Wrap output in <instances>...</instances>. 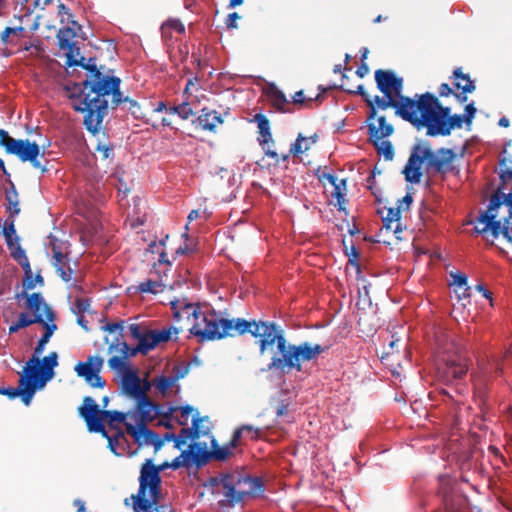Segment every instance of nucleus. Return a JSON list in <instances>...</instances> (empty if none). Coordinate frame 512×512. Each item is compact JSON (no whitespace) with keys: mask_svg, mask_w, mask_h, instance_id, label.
I'll use <instances>...</instances> for the list:
<instances>
[{"mask_svg":"<svg viewBox=\"0 0 512 512\" xmlns=\"http://www.w3.org/2000/svg\"><path fill=\"white\" fill-rule=\"evenodd\" d=\"M246 332H249L258 339L261 355L265 354L274 344L276 345L279 355L272 357L269 364L270 369L300 372L304 362L317 360L325 351V348L320 344L302 342L295 345L287 343L283 330L274 322H249L243 319H236L234 336L236 334L242 335Z\"/></svg>","mask_w":512,"mask_h":512,"instance_id":"1","label":"nucleus"},{"mask_svg":"<svg viewBox=\"0 0 512 512\" xmlns=\"http://www.w3.org/2000/svg\"><path fill=\"white\" fill-rule=\"evenodd\" d=\"M93 78L67 87L68 97L74 110L85 113L88 129L101 124L109 105L117 106L122 102L120 79L104 75L94 67Z\"/></svg>","mask_w":512,"mask_h":512,"instance_id":"2","label":"nucleus"},{"mask_svg":"<svg viewBox=\"0 0 512 512\" xmlns=\"http://www.w3.org/2000/svg\"><path fill=\"white\" fill-rule=\"evenodd\" d=\"M173 319L180 330H187L199 341L234 336L235 320L224 319L207 304L192 303L186 298L170 301Z\"/></svg>","mask_w":512,"mask_h":512,"instance_id":"3","label":"nucleus"},{"mask_svg":"<svg viewBox=\"0 0 512 512\" xmlns=\"http://www.w3.org/2000/svg\"><path fill=\"white\" fill-rule=\"evenodd\" d=\"M401 114L417 129L426 128L429 136H447L465 122L464 116H451L450 108L441 106L438 99L428 92L419 96L418 103L404 105Z\"/></svg>","mask_w":512,"mask_h":512,"instance_id":"4","label":"nucleus"},{"mask_svg":"<svg viewBox=\"0 0 512 512\" xmlns=\"http://www.w3.org/2000/svg\"><path fill=\"white\" fill-rule=\"evenodd\" d=\"M471 223L486 241L493 243L502 235L512 245V192L493 194L487 209Z\"/></svg>","mask_w":512,"mask_h":512,"instance_id":"5","label":"nucleus"},{"mask_svg":"<svg viewBox=\"0 0 512 512\" xmlns=\"http://www.w3.org/2000/svg\"><path fill=\"white\" fill-rule=\"evenodd\" d=\"M81 417L85 420L89 431L101 433L108 439V444L112 452L116 455L125 453L127 439L122 431H117L114 435H108L105 430V423L112 428L126 423V415L117 411H103L91 397L84 399L83 405L79 408Z\"/></svg>","mask_w":512,"mask_h":512,"instance_id":"6","label":"nucleus"},{"mask_svg":"<svg viewBox=\"0 0 512 512\" xmlns=\"http://www.w3.org/2000/svg\"><path fill=\"white\" fill-rule=\"evenodd\" d=\"M434 365L439 380L447 384L462 379L468 371L467 359L448 333L443 332L436 336Z\"/></svg>","mask_w":512,"mask_h":512,"instance_id":"7","label":"nucleus"},{"mask_svg":"<svg viewBox=\"0 0 512 512\" xmlns=\"http://www.w3.org/2000/svg\"><path fill=\"white\" fill-rule=\"evenodd\" d=\"M160 468L147 459L141 467L139 476V489L136 494L125 499V504L131 505L134 512H158L168 508L171 504L161 502Z\"/></svg>","mask_w":512,"mask_h":512,"instance_id":"8","label":"nucleus"},{"mask_svg":"<svg viewBox=\"0 0 512 512\" xmlns=\"http://www.w3.org/2000/svg\"><path fill=\"white\" fill-rule=\"evenodd\" d=\"M214 493L223 498L220 506H234L245 497L257 496L262 490V483L257 478L242 476L238 473L221 475L213 479Z\"/></svg>","mask_w":512,"mask_h":512,"instance_id":"9","label":"nucleus"},{"mask_svg":"<svg viewBox=\"0 0 512 512\" xmlns=\"http://www.w3.org/2000/svg\"><path fill=\"white\" fill-rule=\"evenodd\" d=\"M40 356H32L24 368L21 383L25 386V404L29 405L37 389H42L54 377V368L58 365V355L51 352L40 361Z\"/></svg>","mask_w":512,"mask_h":512,"instance_id":"10","label":"nucleus"},{"mask_svg":"<svg viewBox=\"0 0 512 512\" xmlns=\"http://www.w3.org/2000/svg\"><path fill=\"white\" fill-rule=\"evenodd\" d=\"M375 81L377 87L383 93V97L376 96L373 104L380 110H386L388 107H394L396 114L403 119L401 109L408 102L418 103V100H413L409 97L401 95L403 80L397 77L393 72L386 70H377L375 72Z\"/></svg>","mask_w":512,"mask_h":512,"instance_id":"11","label":"nucleus"},{"mask_svg":"<svg viewBox=\"0 0 512 512\" xmlns=\"http://www.w3.org/2000/svg\"><path fill=\"white\" fill-rule=\"evenodd\" d=\"M212 423L207 417L192 420L191 428H182L175 439L176 446L181 448L187 446L190 451L195 447L204 446L207 448L208 441L212 452L218 449L214 437L211 435Z\"/></svg>","mask_w":512,"mask_h":512,"instance_id":"12","label":"nucleus"},{"mask_svg":"<svg viewBox=\"0 0 512 512\" xmlns=\"http://www.w3.org/2000/svg\"><path fill=\"white\" fill-rule=\"evenodd\" d=\"M164 245V241L162 240L159 242H152L149 245V251L151 253L159 254L158 261L153 264L150 272L151 276L155 275L158 279L150 277L149 279L139 283L137 289L142 294L151 293L156 295L164 292L167 288L166 278L171 264L164 252Z\"/></svg>","mask_w":512,"mask_h":512,"instance_id":"13","label":"nucleus"},{"mask_svg":"<svg viewBox=\"0 0 512 512\" xmlns=\"http://www.w3.org/2000/svg\"><path fill=\"white\" fill-rule=\"evenodd\" d=\"M0 146L4 147L8 154L16 155L22 162H30L34 168L45 171L39 160V156L43 157L44 152H41L35 142L14 139L6 130L0 129Z\"/></svg>","mask_w":512,"mask_h":512,"instance_id":"14","label":"nucleus"},{"mask_svg":"<svg viewBox=\"0 0 512 512\" xmlns=\"http://www.w3.org/2000/svg\"><path fill=\"white\" fill-rule=\"evenodd\" d=\"M80 26L76 21H71L58 32L59 48L65 53L66 64L68 66H84L85 58L81 55L75 38Z\"/></svg>","mask_w":512,"mask_h":512,"instance_id":"15","label":"nucleus"},{"mask_svg":"<svg viewBox=\"0 0 512 512\" xmlns=\"http://www.w3.org/2000/svg\"><path fill=\"white\" fill-rule=\"evenodd\" d=\"M160 30L162 40L171 54L176 46L182 57H185L188 54L187 46L178 44L186 38L185 25L179 19H167L162 23Z\"/></svg>","mask_w":512,"mask_h":512,"instance_id":"16","label":"nucleus"},{"mask_svg":"<svg viewBox=\"0 0 512 512\" xmlns=\"http://www.w3.org/2000/svg\"><path fill=\"white\" fill-rule=\"evenodd\" d=\"M128 419L144 424L158 419L157 424L166 427L170 423L168 413L163 412V407L152 403L145 395L138 401L135 411L128 415Z\"/></svg>","mask_w":512,"mask_h":512,"instance_id":"17","label":"nucleus"},{"mask_svg":"<svg viewBox=\"0 0 512 512\" xmlns=\"http://www.w3.org/2000/svg\"><path fill=\"white\" fill-rule=\"evenodd\" d=\"M264 430L252 425H242L237 428L231 441L218 449L213 451V458L219 461H224L233 455L234 450L239 446L242 437L249 440H258L264 436Z\"/></svg>","mask_w":512,"mask_h":512,"instance_id":"18","label":"nucleus"},{"mask_svg":"<svg viewBox=\"0 0 512 512\" xmlns=\"http://www.w3.org/2000/svg\"><path fill=\"white\" fill-rule=\"evenodd\" d=\"M104 360L99 356L90 355L85 361L78 362L74 371L77 376L83 378L87 384L94 388H103L105 381L100 376Z\"/></svg>","mask_w":512,"mask_h":512,"instance_id":"19","label":"nucleus"},{"mask_svg":"<svg viewBox=\"0 0 512 512\" xmlns=\"http://www.w3.org/2000/svg\"><path fill=\"white\" fill-rule=\"evenodd\" d=\"M377 110H379L377 106L369 102L367 127L370 140L374 145H378L379 141L389 137L394 131L393 126L387 122L386 116L380 114Z\"/></svg>","mask_w":512,"mask_h":512,"instance_id":"20","label":"nucleus"},{"mask_svg":"<svg viewBox=\"0 0 512 512\" xmlns=\"http://www.w3.org/2000/svg\"><path fill=\"white\" fill-rule=\"evenodd\" d=\"M125 426L127 433L139 446H153L157 450L162 445V441L159 436L150 431L146 424L134 422L128 419Z\"/></svg>","mask_w":512,"mask_h":512,"instance_id":"21","label":"nucleus"},{"mask_svg":"<svg viewBox=\"0 0 512 512\" xmlns=\"http://www.w3.org/2000/svg\"><path fill=\"white\" fill-rule=\"evenodd\" d=\"M424 146L417 145L413 148L409 159L403 169L406 181L419 183L422 177V165L426 163Z\"/></svg>","mask_w":512,"mask_h":512,"instance_id":"22","label":"nucleus"},{"mask_svg":"<svg viewBox=\"0 0 512 512\" xmlns=\"http://www.w3.org/2000/svg\"><path fill=\"white\" fill-rule=\"evenodd\" d=\"M426 155L427 170L434 172H446L450 169L454 154L450 149L441 148L436 152L428 147H424Z\"/></svg>","mask_w":512,"mask_h":512,"instance_id":"23","label":"nucleus"},{"mask_svg":"<svg viewBox=\"0 0 512 512\" xmlns=\"http://www.w3.org/2000/svg\"><path fill=\"white\" fill-rule=\"evenodd\" d=\"M3 236L5 238L8 249L10 250L11 256L19 262L20 265L26 264L28 266V259L25 255L24 250L21 248L19 243V237L17 236L14 220L7 219L3 224Z\"/></svg>","mask_w":512,"mask_h":512,"instance_id":"24","label":"nucleus"},{"mask_svg":"<svg viewBox=\"0 0 512 512\" xmlns=\"http://www.w3.org/2000/svg\"><path fill=\"white\" fill-rule=\"evenodd\" d=\"M321 181H326L332 186L331 194V202L334 206L338 207V210L344 211L346 204V195H347V182L344 178H338L336 175L332 173H323L320 176Z\"/></svg>","mask_w":512,"mask_h":512,"instance_id":"25","label":"nucleus"},{"mask_svg":"<svg viewBox=\"0 0 512 512\" xmlns=\"http://www.w3.org/2000/svg\"><path fill=\"white\" fill-rule=\"evenodd\" d=\"M26 308L31 312L33 317L37 315L42 318L40 324H52L54 322V313L45 303L43 297L39 293H33L27 297Z\"/></svg>","mask_w":512,"mask_h":512,"instance_id":"26","label":"nucleus"},{"mask_svg":"<svg viewBox=\"0 0 512 512\" xmlns=\"http://www.w3.org/2000/svg\"><path fill=\"white\" fill-rule=\"evenodd\" d=\"M454 86L459 93H456V98L464 103L467 101V93H471L475 90L474 82L470 79L469 75L464 74L460 68L454 70Z\"/></svg>","mask_w":512,"mask_h":512,"instance_id":"27","label":"nucleus"},{"mask_svg":"<svg viewBox=\"0 0 512 512\" xmlns=\"http://www.w3.org/2000/svg\"><path fill=\"white\" fill-rule=\"evenodd\" d=\"M195 123L202 130L216 132L217 127L223 123V119L217 111L202 108L200 115L195 120Z\"/></svg>","mask_w":512,"mask_h":512,"instance_id":"28","label":"nucleus"},{"mask_svg":"<svg viewBox=\"0 0 512 512\" xmlns=\"http://www.w3.org/2000/svg\"><path fill=\"white\" fill-rule=\"evenodd\" d=\"M183 97H186L187 100H191V103L195 108L206 101V95L200 87L197 76H193L187 80Z\"/></svg>","mask_w":512,"mask_h":512,"instance_id":"29","label":"nucleus"},{"mask_svg":"<svg viewBox=\"0 0 512 512\" xmlns=\"http://www.w3.org/2000/svg\"><path fill=\"white\" fill-rule=\"evenodd\" d=\"M130 330L133 337L138 340V350L140 352L147 353L157 346L154 330L141 333L138 325H132Z\"/></svg>","mask_w":512,"mask_h":512,"instance_id":"30","label":"nucleus"},{"mask_svg":"<svg viewBox=\"0 0 512 512\" xmlns=\"http://www.w3.org/2000/svg\"><path fill=\"white\" fill-rule=\"evenodd\" d=\"M400 207H390L382 211L383 228L392 231L395 235L402 232Z\"/></svg>","mask_w":512,"mask_h":512,"instance_id":"31","label":"nucleus"},{"mask_svg":"<svg viewBox=\"0 0 512 512\" xmlns=\"http://www.w3.org/2000/svg\"><path fill=\"white\" fill-rule=\"evenodd\" d=\"M267 98L271 104V106L278 112L281 113H292L294 110L292 109V103L287 100L282 91L273 87L270 88L267 92Z\"/></svg>","mask_w":512,"mask_h":512,"instance_id":"32","label":"nucleus"},{"mask_svg":"<svg viewBox=\"0 0 512 512\" xmlns=\"http://www.w3.org/2000/svg\"><path fill=\"white\" fill-rule=\"evenodd\" d=\"M317 140V134H313L309 137H305L302 134H299L296 141L291 145L290 153L294 157L301 158V155L310 150L311 147L317 142Z\"/></svg>","mask_w":512,"mask_h":512,"instance_id":"33","label":"nucleus"},{"mask_svg":"<svg viewBox=\"0 0 512 512\" xmlns=\"http://www.w3.org/2000/svg\"><path fill=\"white\" fill-rule=\"evenodd\" d=\"M53 252L54 266L56 267L57 272L65 282L70 281L73 271L68 264L67 255L57 251L56 249H54Z\"/></svg>","mask_w":512,"mask_h":512,"instance_id":"34","label":"nucleus"},{"mask_svg":"<svg viewBox=\"0 0 512 512\" xmlns=\"http://www.w3.org/2000/svg\"><path fill=\"white\" fill-rule=\"evenodd\" d=\"M124 389L134 396L142 394L141 382L139 376L135 372H127L122 379Z\"/></svg>","mask_w":512,"mask_h":512,"instance_id":"35","label":"nucleus"},{"mask_svg":"<svg viewBox=\"0 0 512 512\" xmlns=\"http://www.w3.org/2000/svg\"><path fill=\"white\" fill-rule=\"evenodd\" d=\"M168 416L173 415L179 425L183 426V428H187L189 421L195 419L193 414V409L191 407H170L168 409Z\"/></svg>","mask_w":512,"mask_h":512,"instance_id":"36","label":"nucleus"},{"mask_svg":"<svg viewBox=\"0 0 512 512\" xmlns=\"http://www.w3.org/2000/svg\"><path fill=\"white\" fill-rule=\"evenodd\" d=\"M194 108L191 100H187L186 97H184L182 103L169 107V113L177 114L181 119L187 120L194 115Z\"/></svg>","mask_w":512,"mask_h":512,"instance_id":"37","label":"nucleus"},{"mask_svg":"<svg viewBox=\"0 0 512 512\" xmlns=\"http://www.w3.org/2000/svg\"><path fill=\"white\" fill-rule=\"evenodd\" d=\"M42 321L39 315L33 317L32 315H28L27 313H21L16 322L12 323L9 327L10 333H15L21 328H25L33 323H39Z\"/></svg>","mask_w":512,"mask_h":512,"instance_id":"38","label":"nucleus"},{"mask_svg":"<svg viewBox=\"0 0 512 512\" xmlns=\"http://www.w3.org/2000/svg\"><path fill=\"white\" fill-rule=\"evenodd\" d=\"M43 326L45 328V332L42 335V337L39 339V341L34 349L33 356H40L43 353V351L45 349V345L49 342L51 336L53 335L54 331L57 328L54 323L46 324Z\"/></svg>","mask_w":512,"mask_h":512,"instance_id":"39","label":"nucleus"},{"mask_svg":"<svg viewBox=\"0 0 512 512\" xmlns=\"http://www.w3.org/2000/svg\"><path fill=\"white\" fill-rule=\"evenodd\" d=\"M179 328L176 327H168L162 329H155L154 333L156 336L157 345L163 342H167L172 339V336L177 335L179 332Z\"/></svg>","mask_w":512,"mask_h":512,"instance_id":"40","label":"nucleus"},{"mask_svg":"<svg viewBox=\"0 0 512 512\" xmlns=\"http://www.w3.org/2000/svg\"><path fill=\"white\" fill-rule=\"evenodd\" d=\"M175 379L173 377L161 376L154 380L155 388L165 395L174 385Z\"/></svg>","mask_w":512,"mask_h":512,"instance_id":"41","label":"nucleus"},{"mask_svg":"<svg viewBox=\"0 0 512 512\" xmlns=\"http://www.w3.org/2000/svg\"><path fill=\"white\" fill-rule=\"evenodd\" d=\"M90 308V300L84 297H77L73 303L72 311L77 316L84 315Z\"/></svg>","mask_w":512,"mask_h":512,"instance_id":"42","label":"nucleus"},{"mask_svg":"<svg viewBox=\"0 0 512 512\" xmlns=\"http://www.w3.org/2000/svg\"><path fill=\"white\" fill-rule=\"evenodd\" d=\"M0 394L7 395L9 398L14 399L17 396H21L22 400L25 402V386L21 383V380L19 381V387L13 388H1L0 387Z\"/></svg>","mask_w":512,"mask_h":512,"instance_id":"43","label":"nucleus"},{"mask_svg":"<svg viewBox=\"0 0 512 512\" xmlns=\"http://www.w3.org/2000/svg\"><path fill=\"white\" fill-rule=\"evenodd\" d=\"M451 289L458 301H467V303H470L471 288L468 283L466 285L453 287Z\"/></svg>","mask_w":512,"mask_h":512,"instance_id":"44","label":"nucleus"},{"mask_svg":"<svg viewBox=\"0 0 512 512\" xmlns=\"http://www.w3.org/2000/svg\"><path fill=\"white\" fill-rule=\"evenodd\" d=\"M451 281L449 282V286L451 288L466 285L468 283L466 274L460 271H452L449 274Z\"/></svg>","mask_w":512,"mask_h":512,"instance_id":"45","label":"nucleus"},{"mask_svg":"<svg viewBox=\"0 0 512 512\" xmlns=\"http://www.w3.org/2000/svg\"><path fill=\"white\" fill-rule=\"evenodd\" d=\"M254 121L257 123V127L259 130V134H267L270 132V123L269 120L263 114H256L254 116Z\"/></svg>","mask_w":512,"mask_h":512,"instance_id":"46","label":"nucleus"},{"mask_svg":"<svg viewBox=\"0 0 512 512\" xmlns=\"http://www.w3.org/2000/svg\"><path fill=\"white\" fill-rule=\"evenodd\" d=\"M379 153H382L386 159H392L394 152L392 145L389 141L383 139L378 142V145H375Z\"/></svg>","mask_w":512,"mask_h":512,"instance_id":"47","label":"nucleus"},{"mask_svg":"<svg viewBox=\"0 0 512 512\" xmlns=\"http://www.w3.org/2000/svg\"><path fill=\"white\" fill-rule=\"evenodd\" d=\"M58 16L60 17V22L63 24H69L71 23V21H74L72 19V14L69 12V9L64 4H60L58 6Z\"/></svg>","mask_w":512,"mask_h":512,"instance_id":"48","label":"nucleus"},{"mask_svg":"<svg viewBox=\"0 0 512 512\" xmlns=\"http://www.w3.org/2000/svg\"><path fill=\"white\" fill-rule=\"evenodd\" d=\"M103 159H108L113 156V147L108 144L99 143L96 149Z\"/></svg>","mask_w":512,"mask_h":512,"instance_id":"49","label":"nucleus"},{"mask_svg":"<svg viewBox=\"0 0 512 512\" xmlns=\"http://www.w3.org/2000/svg\"><path fill=\"white\" fill-rule=\"evenodd\" d=\"M347 255L349 256L348 263L353 265L357 269V271L359 272V270H360V266L358 264L359 254H358V251L355 248V246H351L350 252H348Z\"/></svg>","mask_w":512,"mask_h":512,"instance_id":"50","label":"nucleus"},{"mask_svg":"<svg viewBox=\"0 0 512 512\" xmlns=\"http://www.w3.org/2000/svg\"><path fill=\"white\" fill-rule=\"evenodd\" d=\"M413 201L412 195L407 193L401 200L398 201V204L396 207H400V211L409 210V207Z\"/></svg>","mask_w":512,"mask_h":512,"instance_id":"51","label":"nucleus"},{"mask_svg":"<svg viewBox=\"0 0 512 512\" xmlns=\"http://www.w3.org/2000/svg\"><path fill=\"white\" fill-rule=\"evenodd\" d=\"M475 114H476V108L474 107V103H469L468 105H466L465 114H464L465 122L468 124L471 123Z\"/></svg>","mask_w":512,"mask_h":512,"instance_id":"52","label":"nucleus"},{"mask_svg":"<svg viewBox=\"0 0 512 512\" xmlns=\"http://www.w3.org/2000/svg\"><path fill=\"white\" fill-rule=\"evenodd\" d=\"M259 144L262 146V149H265V146L273 145V139L271 132H268L267 134H259L258 137Z\"/></svg>","mask_w":512,"mask_h":512,"instance_id":"53","label":"nucleus"},{"mask_svg":"<svg viewBox=\"0 0 512 512\" xmlns=\"http://www.w3.org/2000/svg\"><path fill=\"white\" fill-rule=\"evenodd\" d=\"M476 290L482 294L483 297L490 301V305L493 306L492 292L486 289L482 284L476 285Z\"/></svg>","mask_w":512,"mask_h":512,"instance_id":"54","label":"nucleus"},{"mask_svg":"<svg viewBox=\"0 0 512 512\" xmlns=\"http://www.w3.org/2000/svg\"><path fill=\"white\" fill-rule=\"evenodd\" d=\"M43 279L41 276H37L35 279H32L31 277H27L24 281V286L26 289H33L36 286V283H42Z\"/></svg>","mask_w":512,"mask_h":512,"instance_id":"55","label":"nucleus"},{"mask_svg":"<svg viewBox=\"0 0 512 512\" xmlns=\"http://www.w3.org/2000/svg\"><path fill=\"white\" fill-rule=\"evenodd\" d=\"M204 215V212L196 209V210H192L189 214H188V223H191L192 221L202 217Z\"/></svg>","mask_w":512,"mask_h":512,"instance_id":"56","label":"nucleus"},{"mask_svg":"<svg viewBox=\"0 0 512 512\" xmlns=\"http://www.w3.org/2000/svg\"><path fill=\"white\" fill-rule=\"evenodd\" d=\"M452 93H453V90L451 89V87L447 83H443L440 86V89H439L440 96H449Z\"/></svg>","mask_w":512,"mask_h":512,"instance_id":"57","label":"nucleus"},{"mask_svg":"<svg viewBox=\"0 0 512 512\" xmlns=\"http://www.w3.org/2000/svg\"><path fill=\"white\" fill-rule=\"evenodd\" d=\"M153 111L154 112H157V113H160V112H163V111H166L169 113V108L167 107V105L165 104V102L163 101H160L158 102L157 104H155L154 108H153Z\"/></svg>","mask_w":512,"mask_h":512,"instance_id":"58","label":"nucleus"},{"mask_svg":"<svg viewBox=\"0 0 512 512\" xmlns=\"http://www.w3.org/2000/svg\"><path fill=\"white\" fill-rule=\"evenodd\" d=\"M271 146H272V145L265 146V149H263V150H264V152H265V155H266V156H268V157H270V158H272V159L277 160V159H278V154H277V152H276L275 150H273V149L271 148Z\"/></svg>","mask_w":512,"mask_h":512,"instance_id":"59","label":"nucleus"},{"mask_svg":"<svg viewBox=\"0 0 512 512\" xmlns=\"http://www.w3.org/2000/svg\"><path fill=\"white\" fill-rule=\"evenodd\" d=\"M11 27H7L1 34V40L3 43L7 44L10 42Z\"/></svg>","mask_w":512,"mask_h":512,"instance_id":"60","label":"nucleus"},{"mask_svg":"<svg viewBox=\"0 0 512 512\" xmlns=\"http://www.w3.org/2000/svg\"><path fill=\"white\" fill-rule=\"evenodd\" d=\"M304 101V95H303V92L302 91H298L294 94L293 96V102H292V106L294 104H302Z\"/></svg>","mask_w":512,"mask_h":512,"instance_id":"61","label":"nucleus"},{"mask_svg":"<svg viewBox=\"0 0 512 512\" xmlns=\"http://www.w3.org/2000/svg\"><path fill=\"white\" fill-rule=\"evenodd\" d=\"M500 177L504 181L512 179V170H510V169H501Z\"/></svg>","mask_w":512,"mask_h":512,"instance_id":"62","label":"nucleus"},{"mask_svg":"<svg viewBox=\"0 0 512 512\" xmlns=\"http://www.w3.org/2000/svg\"><path fill=\"white\" fill-rule=\"evenodd\" d=\"M25 33V29L21 26L19 27H11V34L17 37H23Z\"/></svg>","mask_w":512,"mask_h":512,"instance_id":"63","label":"nucleus"},{"mask_svg":"<svg viewBox=\"0 0 512 512\" xmlns=\"http://www.w3.org/2000/svg\"><path fill=\"white\" fill-rule=\"evenodd\" d=\"M506 420L512 424V404H509L504 408Z\"/></svg>","mask_w":512,"mask_h":512,"instance_id":"64","label":"nucleus"}]
</instances>
